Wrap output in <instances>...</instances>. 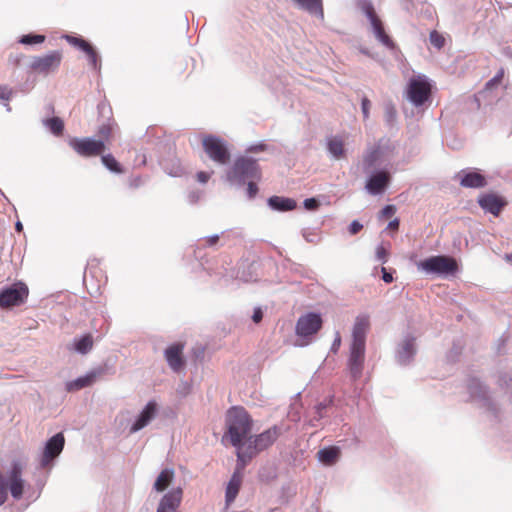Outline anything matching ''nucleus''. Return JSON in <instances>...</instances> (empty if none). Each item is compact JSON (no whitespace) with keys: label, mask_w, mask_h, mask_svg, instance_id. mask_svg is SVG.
Returning a JSON list of instances; mask_svg holds the SVG:
<instances>
[{"label":"nucleus","mask_w":512,"mask_h":512,"mask_svg":"<svg viewBox=\"0 0 512 512\" xmlns=\"http://www.w3.org/2000/svg\"><path fill=\"white\" fill-rule=\"evenodd\" d=\"M370 329V315L361 313L356 316L351 332L347 370L353 381L358 380L363 373L366 336Z\"/></svg>","instance_id":"obj_1"},{"label":"nucleus","mask_w":512,"mask_h":512,"mask_svg":"<svg viewBox=\"0 0 512 512\" xmlns=\"http://www.w3.org/2000/svg\"><path fill=\"white\" fill-rule=\"evenodd\" d=\"M226 425L228 428L226 436L230 438L231 444L237 448L238 466L244 467L246 462L253 457V452L244 451L243 444L251 431V419L244 408L233 407L227 413Z\"/></svg>","instance_id":"obj_2"},{"label":"nucleus","mask_w":512,"mask_h":512,"mask_svg":"<svg viewBox=\"0 0 512 512\" xmlns=\"http://www.w3.org/2000/svg\"><path fill=\"white\" fill-rule=\"evenodd\" d=\"M260 168L255 159L250 157H238L231 168L227 170L225 179L230 186L242 187L248 180H259Z\"/></svg>","instance_id":"obj_3"},{"label":"nucleus","mask_w":512,"mask_h":512,"mask_svg":"<svg viewBox=\"0 0 512 512\" xmlns=\"http://www.w3.org/2000/svg\"><path fill=\"white\" fill-rule=\"evenodd\" d=\"M25 485L23 466L20 462L14 461L5 476L0 472V506L7 500L8 490L15 500H19L24 493Z\"/></svg>","instance_id":"obj_4"},{"label":"nucleus","mask_w":512,"mask_h":512,"mask_svg":"<svg viewBox=\"0 0 512 512\" xmlns=\"http://www.w3.org/2000/svg\"><path fill=\"white\" fill-rule=\"evenodd\" d=\"M417 268L427 275L447 277L457 272L458 265L456 260L452 257L437 255L420 261L417 263Z\"/></svg>","instance_id":"obj_5"},{"label":"nucleus","mask_w":512,"mask_h":512,"mask_svg":"<svg viewBox=\"0 0 512 512\" xmlns=\"http://www.w3.org/2000/svg\"><path fill=\"white\" fill-rule=\"evenodd\" d=\"M358 7L366 15L369 21L370 31L376 40L387 48H393L394 43L386 33L384 24L375 12L372 3L369 0H359Z\"/></svg>","instance_id":"obj_6"},{"label":"nucleus","mask_w":512,"mask_h":512,"mask_svg":"<svg viewBox=\"0 0 512 512\" xmlns=\"http://www.w3.org/2000/svg\"><path fill=\"white\" fill-rule=\"evenodd\" d=\"M430 95L431 83L425 75L419 74L409 79L406 96L413 106H423L429 100Z\"/></svg>","instance_id":"obj_7"},{"label":"nucleus","mask_w":512,"mask_h":512,"mask_svg":"<svg viewBox=\"0 0 512 512\" xmlns=\"http://www.w3.org/2000/svg\"><path fill=\"white\" fill-rule=\"evenodd\" d=\"M204 151L208 157L219 165H225L230 160L227 142L214 135H206L202 139Z\"/></svg>","instance_id":"obj_8"},{"label":"nucleus","mask_w":512,"mask_h":512,"mask_svg":"<svg viewBox=\"0 0 512 512\" xmlns=\"http://www.w3.org/2000/svg\"><path fill=\"white\" fill-rule=\"evenodd\" d=\"M28 296V288L19 282L0 291V307L10 308L22 304Z\"/></svg>","instance_id":"obj_9"},{"label":"nucleus","mask_w":512,"mask_h":512,"mask_svg":"<svg viewBox=\"0 0 512 512\" xmlns=\"http://www.w3.org/2000/svg\"><path fill=\"white\" fill-rule=\"evenodd\" d=\"M69 144L79 155L85 157L100 155L105 150L103 140H95L90 137L73 138Z\"/></svg>","instance_id":"obj_10"},{"label":"nucleus","mask_w":512,"mask_h":512,"mask_svg":"<svg viewBox=\"0 0 512 512\" xmlns=\"http://www.w3.org/2000/svg\"><path fill=\"white\" fill-rule=\"evenodd\" d=\"M65 444V438L62 433H57L51 437L45 444L40 456V466L48 467L51 462L62 452Z\"/></svg>","instance_id":"obj_11"},{"label":"nucleus","mask_w":512,"mask_h":512,"mask_svg":"<svg viewBox=\"0 0 512 512\" xmlns=\"http://www.w3.org/2000/svg\"><path fill=\"white\" fill-rule=\"evenodd\" d=\"M322 326V319L319 314L307 313L301 316L296 324V334L302 338L307 339L316 334Z\"/></svg>","instance_id":"obj_12"},{"label":"nucleus","mask_w":512,"mask_h":512,"mask_svg":"<svg viewBox=\"0 0 512 512\" xmlns=\"http://www.w3.org/2000/svg\"><path fill=\"white\" fill-rule=\"evenodd\" d=\"M281 434V428L278 426H273L266 431L262 432L261 434L257 435L254 439V441L249 440V444L246 449H244L245 452H253V455L259 451L265 450L269 446H271L277 438Z\"/></svg>","instance_id":"obj_13"},{"label":"nucleus","mask_w":512,"mask_h":512,"mask_svg":"<svg viewBox=\"0 0 512 512\" xmlns=\"http://www.w3.org/2000/svg\"><path fill=\"white\" fill-rule=\"evenodd\" d=\"M62 60V53L60 51H52L43 56L34 57L31 62V68L38 72L47 74L55 71Z\"/></svg>","instance_id":"obj_14"},{"label":"nucleus","mask_w":512,"mask_h":512,"mask_svg":"<svg viewBox=\"0 0 512 512\" xmlns=\"http://www.w3.org/2000/svg\"><path fill=\"white\" fill-rule=\"evenodd\" d=\"M158 412L159 406L157 402L154 400L149 401L131 424L129 432L133 434L147 427L155 419Z\"/></svg>","instance_id":"obj_15"},{"label":"nucleus","mask_w":512,"mask_h":512,"mask_svg":"<svg viewBox=\"0 0 512 512\" xmlns=\"http://www.w3.org/2000/svg\"><path fill=\"white\" fill-rule=\"evenodd\" d=\"M182 496L181 487L171 489L160 499L156 512H179Z\"/></svg>","instance_id":"obj_16"},{"label":"nucleus","mask_w":512,"mask_h":512,"mask_svg":"<svg viewBox=\"0 0 512 512\" xmlns=\"http://www.w3.org/2000/svg\"><path fill=\"white\" fill-rule=\"evenodd\" d=\"M416 352V339L411 335H406L398 344L396 352L397 362L401 365L410 363Z\"/></svg>","instance_id":"obj_17"},{"label":"nucleus","mask_w":512,"mask_h":512,"mask_svg":"<svg viewBox=\"0 0 512 512\" xmlns=\"http://www.w3.org/2000/svg\"><path fill=\"white\" fill-rule=\"evenodd\" d=\"M390 182V174L388 171H377L373 173L366 182V190L371 195L381 194Z\"/></svg>","instance_id":"obj_18"},{"label":"nucleus","mask_w":512,"mask_h":512,"mask_svg":"<svg viewBox=\"0 0 512 512\" xmlns=\"http://www.w3.org/2000/svg\"><path fill=\"white\" fill-rule=\"evenodd\" d=\"M348 139V135H333L327 138V151L332 158L340 160L346 157L345 146Z\"/></svg>","instance_id":"obj_19"},{"label":"nucleus","mask_w":512,"mask_h":512,"mask_svg":"<svg viewBox=\"0 0 512 512\" xmlns=\"http://www.w3.org/2000/svg\"><path fill=\"white\" fill-rule=\"evenodd\" d=\"M387 160V149L380 144L375 145L369 148L364 156V169L368 170L382 165Z\"/></svg>","instance_id":"obj_20"},{"label":"nucleus","mask_w":512,"mask_h":512,"mask_svg":"<svg viewBox=\"0 0 512 512\" xmlns=\"http://www.w3.org/2000/svg\"><path fill=\"white\" fill-rule=\"evenodd\" d=\"M469 393L473 400L479 401L484 407L489 410H494V406L486 387L478 380L473 379L470 381L468 386Z\"/></svg>","instance_id":"obj_21"},{"label":"nucleus","mask_w":512,"mask_h":512,"mask_svg":"<svg viewBox=\"0 0 512 512\" xmlns=\"http://www.w3.org/2000/svg\"><path fill=\"white\" fill-rule=\"evenodd\" d=\"M480 207L495 216H497L505 205V202L498 196L487 194L479 198Z\"/></svg>","instance_id":"obj_22"},{"label":"nucleus","mask_w":512,"mask_h":512,"mask_svg":"<svg viewBox=\"0 0 512 512\" xmlns=\"http://www.w3.org/2000/svg\"><path fill=\"white\" fill-rule=\"evenodd\" d=\"M182 350L181 344L171 345L165 350L166 361L174 371H178L183 366Z\"/></svg>","instance_id":"obj_23"},{"label":"nucleus","mask_w":512,"mask_h":512,"mask_svg":"<svg viewBox=\"0 0 512 512\" xmlns=\"http://www.w3.org/2000/svg\"><path fill=\"white\" fill-rule=\"evenodd\" d=\"M298 8L324 19L323 0H291Z\"/></svg>","instance_id":"obj_24"},{"label":"nucleus","mask_w":512,"mask_h":512,"mask_svg":"<svg viewBox=\"0 0 512 512\" xmlns=\"http://www.w3.org/2000/svg\"><path fill=\"white\" fill-rule=\"evenodd\" d=\"M174 477H175L174 469H172V468L163 469L160 472V474L157 476V478L153 484V489L157 492L165 491L168 488V486L172 483Z\"/></svg>","instance_id":"obj_25"},{"label":"nucleus","mask_w":512,"mask_h":512,"mask_svg":"<svg viewBox=\"0 0 512 512\" xmlns=\"http://www.w3.org/2000/svg\"><path fill=\"white\" fill-rule=\"evenodd\" d=\"M317 456L321 463L331 466L338 461L340 457V449L336 446L325 447L318 451Z\"/></svg>","instance_id":"obj_26"},{"label":"nucleus","mask_w":512,"mask_h":512,"mask_svg":"<svg viewBox=\"0 0 512 512\" xmlns=\"http://www.w3.org/2000/svg\"><path fill=\"white\" fill-rule=\"evenodd\" d=\"M96 376L97 374L95 372H91L85 376L69 381L66 383V390L69 392H73L91 386L94 383Z\"/></svg>","instance_id":"obj_27"},{"label":"nucleus","mask_w":512,"mask_h":512,"mask_svg":"<svg viewBox=\"0 0 512 512\" xmlns=\"http://www.w3.org/2000/svg\"><path fill=\"white\" fill-rule=\"evenodd\" d=\"M460 184L468 188H481L486 185V180L480 173L467 172L462 176Z\"/></svg>","instance_id":"obj_28"},{"label":"nucleus","mask_w":512,"mask_h":512,"mask_svg":"<svg viewBox=\"0 0 512 512\" xmlns=\"http://www.w3.org/2000/svg\"><path fill=\"white\" fill-rule=\"evenodd\" d=\"M268 205L278 211H290L296 207V202L290 198L272 196L268 199Z\"/></svg>","instance_id":"obj_29"},{"label":"nucleus","mask_w":512,"mask_h":512,"mask_svg":"<svg viewBox=\"0 0 512 512\" xmlns=\"http://www.w3.org/2000/svg\"><path fill=\"white\" fill-rule=\"evenodd\" d=\"M93 347V338L90 334H86L80 338H75L73 341V350L80 354L88 353Z\"/></svg>","instance_id":"obj_30"},{"label":"nucleus","mask_w":512,"mask_h":512,"mask_svg":"<svg viewBox=\"0 0 512 512\" xmlns=\"http://www.w3.org/2000/svg\"><path fill=\"white\" fill-rule=\"evenodd\" d=\"M43 125L56 136L61 135L64 129V123L59 117L45 119Z\"/></svg>","instance_id":"obj_31"},{"label":"nucleus","mask_w":512,"mask_h":512,"mask_svg":"<svg viewBox=\"0 0 512 512\" xmlns=\"http://www.w3.org/2000/svg\"><path fill=\"white\" fill-rule=\"evenodd\" d=\"M240 488V479L236 475L232 477L226 488V502L227 504L234 501Z\"/></svg>","instance_id":"obj_32"},{"label":"nucleus","mask_w":512,"mask_h":512,"mask_svg":"<svg viewBox=\"0 0 512 512\" xmlns=\"http://www.w3.org/2000/svg\"><path fill=\"white\" fill-rule=\"evenodd\" d=\"M101 161L103 165L111 172L117 174L123 173L121 165L111 154L103 155Z\"/></svg>","instance_id":"obj_33"},{"label":"nucleus","mask_w":512,"mask_h":512,"mask_svg":"<svg viewBox=\"0 0 512 512\" xmlns=\"http://www.w3.org/2000/svg\"><path fill=\"white\" fill-rule=\"evenodd\" d=\"M44 40H45V36H43V35L28 34V35H24L21 37L20 43L26 44V45H31V44L42 43V42H44Z\"/></svg>","instance_id":"obj_34"},{"label":"nucleus","mask_w":512,"mask_h":512,"mask_svg":"<svg viewBox=\"0 0 512 512\" xmlns=\"http://www.w3.org/2000/svg\"><path fill=\"white\" fill-rule=\"evenodd\" d=\"M63 37L67 40V42L80 48L82 51H84L85 49L88 48L89 43L86 42L85 40H83L82 38H78V37H74V36H70V35H64Z\"/></svg>","instance_id":"obj_35"},{"label":"nucleus","mask_w":512,"mask_h":512,"mask_svg":"<svg viewBox=\"0 0 512 512\" xmlns=\"http://www.w3.org/2000/svg\"><path fill=\"white\" fill-rule=\"evenodd\" d=\"M83 52H85L89 58V63L90 65L96 70L99 68L98 66V61H99V57L96 53V51L94 50V48L89 44L88 45V48L85 49Z\"/></svg>","instance_id":"obj_36"},{"label":"nucleus","mask_w":512,"mask_h":512,"mask_svg":"<svg viewBox=\"0 0 512 512\" xmlns=\"http://www.w3.org/2000/svg\"><path fill=\"white\" fill-rule=\"evenodd\" d=\"M429 39H430L431 44L438 49L442 48L444 45L445 40H444L443 36L440 35L439 33H437L436 31H433L430 33Z\"/></svg>","instance_id":"obj_37"},{"label":"nucleus","mask_w":512,"mask_h":512,"mask_svg":"<svg viewBox=\"0 0 512 512\" xmlns=\"http://www.w3.org/2000/svg\"><path fill=\"white\" fill-rule=\"evenodd\" d=\"M256 180H248L247 183V195L250 199L254 198L258 193V187L255 183Z\"/></svg>","instance_id":"obj_38"},{"label":"nucleus","mask_w":512,"mask_h":512,"mask_svg":"<svg viewBox=\"0 0 512 512\" xmlns=\"http://www.w3.org/2000/svg\"><path fill=\"white\" fill-rule=\"evenodd\" d=\"M388 252L384 246L380 245L376 248V259L382 263H386Z\"/></svg>","instance_id":"obj_39"},{"label":"nucleus","mask_w":512,"mask_h":512,"mask_svg":"<svg viewBox=\"0 0 512 512\" xmlns=\"http://www.w3.org/2000/svg\"><path fill=\"white\" fill-rule=\"evenodd\" d=\"M396 212V207L394 205H386L380 212L381 217L390 218Z\"/></svg>","instance_id":"obj_40"},{"label":"nucleus","mask_w":512,"mask_h":512,"mask_svg":"<svg viewBox=\"0 0 512 512\" xmlns=\"http://www.w3.org/2000/svg\"><path fill=\"white\" fill-rule=\"evenodd\" d=\"M370 107H371V102L367 98H363L362 103H361V109H362V113H363V116L365 119H367L369 117Z\"/></svg>","instance_id":"obj_41"},{"label":"nucleus","mask_w":512,"mask_h":512,"mask_svg":"<svg viewBox=\"0 0 512 512\" xmlns=\"http://www.w3.org/2000/svg\"><path fill=\"white\" fill-rule=\"evenodd\" d=\"M303 204L307 210H315L319 206V203L315 198L305 199Z\"/></svg>","instance_id":"obj_42"},{"label":"nucleus","mask_w":512,"mask_h":512,"mask_svg":"<svg viewBox=\"0 0 512 512\" xmlns=\"http://www.w3.org/2000/svg\"><path fill=\"white\" fill-rule=\"evenodd\" d=\"M100 137L102 138V140L104 141L105 139H108L110 134H111V127L109 125H102L100 128H99V131H98Z\"/></svg>","instance_id":"obj_43"},{"label":"nucleus","mask_w":512,"mask_h":512,"mask_svg":"<svg viewBox=\"0 0 512 512\" xmlns=\"http://www.w3.org/2000/svg\"><path fill=\"white\" fill-rule=\"evenodd\" d=\"M203 193L202 191H199V190H196V191H191L189 194H188V201L190 203H196L200 200V198L202 197Z\"/></svg>","instance_id":"obj_44"},{"label":"nucleus","mask_w":512,"mask_h":512,"mask_svg":"<svg viewBox=\"0 0 512 512\" xmlns=\"http://www.w3.org/2000/svg\"><path fill=\"white\" fill-rule=\"evenodd\" d=\"M363 225L358 222L357 220L352 221V223L349 226V232L354 235L357 234L361 229Z\"/></svg>","instance_id":"obj_45"},{"label":"nucleus","mask_w":512,"mask_h":512,"mask_svg":"<svg viewBox=\"0 0 512 512\" xmlns=\"http://www.w3.org/2000/svg\"><path fill=\"white\" fill-rule=\"evenodd\" d=\"M11 95V90L6 86H0V100H8Z\"/></svg>","instance_id":"obj_46"},{"label":"nucleus","mask_w":512,"mask_h":512,"mask_svg":"<svg viewBox=\"0 0 512 512\" xmlns=\"http://www.w3.org/2000/svg\"><path fill=\"white\" fill-rule=\"evenodd\" d=\"M210 176H211V173L200 171L197 173V180L200 183L205 184L209 180Z\"/></svg>","instance_id":"obj_47"},{"label":"nucleus","mask_w":512,"mask_h":512,"mask_svg":"<svg viewBox=\"0 0 512 512\" xmlns=\"http://www.w3.org/2000/svg\"><path fill=\"white\" fill-rule=\"evenodd\" d=\"M262 318H263V312H262L261 308H255L253 315H252V320L255 323H259L262 320Z\"/></svg>","instance_id":"obj_48"},{"label":"nucleus","mask_w":512,"mask_h":512,"mask_svg":"<svg viewBox=\"0 0 512 512\" xmlns=\"http://www.w3.org/2000/svg\"><path fill=\"white\" fill-rule=\"evenodd\" d=\"M340 345H341V336H340L339 332H336L335 339L331 346V350L336 352L339 349Z\"/></svg>","instance_id":"obj_49"},{"label":"nucleus","mask_w":512,"mask_h":512,"mask_svg":"<svg viewBox=\"0 0 512 512\" xmlns=\"http://www.w3.org/2000/svg\"><path fill=\"white\" fill-rule=\"evenodd\" d=\"M381 271L383 281L386 283H391L393 281L392 273L388 272L384 267L381 268Z\"/></svg>","instance_id":"obj_50"},{"label":"nucleus","mask_w":512,"mask_h":512,"mask_svg":"<svg viewBox=\"0 0 512 512\" xmlns=\"http://www.w3.org/2000/svg\"><path fill=\"white\" fill-rule=\"evenodd\" d=\"M327 407V404L320 403L316 406V414H317V420L321 419L323 417L322 411Z\"/></svg>","instance_id":"obj_51"},{"label":"nucleus","mask_w":512,"mask_h":512,"mask_svg":"<svg viewBox=\"0 0 512 512\" xmlns=\"http://www.w3.org/2000/svg\"><path fill=\"white\" fill-rule=\"evenodd\" d=\"M218 240H219V235L215 234V235H212V236H210V237H208L206 239V244L208 246H213V245H215L217 243Z\"/></svg>","instance_id":"obj_52"},{"label":"nucleus","mask_w":512,"mask_h":512,"mask_svg":"<svg viewBox=\"0 0 512 512\" xmlns=\"http://www.w3.org/2000/svg\"><path fill=\"white\" fill-rule=\"evenodd\" d=\"M500 78L501 76H495L494 78H492L489 82H487L486 88L490 89L493 86L497 85L500 82Z\"/></svg>","instance_id":"obj_53"},{"label":"nucleus","mask_w":512,"mask_h":512,"mask_svg":"<svg viewBox=\"0 0 512 512\" xmlns=\"http://www.w3.org/2000/svg\"><path fill=\"white\" fill-rule=\"evenodd\" d=\"M181 167L179 165H177L175 168H173L172 170L170 171H167V173L171 176H174V177H177V176H180L181 175Z\"/></svg>","instance_id":"obj_54"},{"label":"nucleus","mask_w":512,"mask_h":512,"mask_svg":"<svg viewBox=\"0 0 512 512\" xmlns=\"http://www.w3.org/2000/svg\"><path fill=\"white\" fill-rule=\"evenodd\" d=\"M263 150H264L263 144L253 145L247 149L248 152H258V151H263Z\"/></svg>","instance_id":"obj_55"},{"label":"nucleus","mask_w":512,"mask_h":512,"mask_svg":"<svg viewBox=\"0 0 512 512\" xmlns=\"http://www.w3.org/2000/svg\"><path fill=\"white\" fill-rule=\"evenodd\" d=\"M398 227H399V220L398 219H394V220L390 221L389 224H388V228L392 229V230H397Z\"/></svg>","instance_id":"obj_56"},{"label":"nucleus","mask_w":512,"mask_h":512,"mask_svg":"<svg viewBox=\"0 0 512 512\" xmlns=\"http://www.w3.org/2000/svg\"><path fill=\"white\" fill-rule=\"evenodd\" d=\"M15 229L16 231L18 232H21L23 230V225L20 221H17L16 224H15Z\"/></svg>","instance_id":"obj_57"},{"label":"nucleus","mask_w":512,"mask_h":512,"mask_svg":"<svg viewBox=\"0 0 512 512\" xmlns=\"http://www.w3.org/2000/svg\"><path fill=\"white\" fill-rule=\"evenodd\" d=\"M504 258L506 261L512 262V254H506Z\"/></svg>","instance_id":"obj_58"},{"label":"nucleus","mask_w":512,"mask_h":512,"mask_svg":"<svg viewBox=\"0 0 512 512\" xmlns=\"http://www.w3.org/2000/svg\"><path fill=\"white\" fill-rule=\"evenodd\" d=\"M388 114L390 117H392L394 115V109L393 108L388 109Z\"/></svg>","instance_id":"obj_59"},{"label":"nucleus","mask_w":512,"mask_h":512,"mask_svg":"<svg viewBox=\"0 0 512 512\" xmlns=\"http://www.w3.org/2000/svg\"><path fill=\"white\" fill-rule=\"evenodd\" d=\"M308 343H309V341H305V342L297 343L296 345H298V346H305Z\"/></svg>","instance_id":"obj_60"},{"label":"nucleus","mask_w":512,"mask_h":512,"mask_svg":"<svg viewBox=\"0 0 512 512\" xmlns=\"http://www.w3.org/2000/svg\"><path fill=\"white\" fill-rule=\"evenodd\" d=\"M500 382H501V384H502V383H505V384H507V383H506V380H505V378H501V379H500Z\"/></svg>","instance_id":"obj_61"},{"label":"nucleus","mask_w":512,"mask_h":512,"mask_svg":"<svg viewBox=\"0 0 512 512\" xmlns=\"http://www.w3.org/2000/svg\"><path fill=\"white\" fill-rule=\"evenodd\" d=\"M361 52L364 53V54H367V51L364 50V49H362Z\"/></svg>","instance_id":"obj_62"}]
</instances>
